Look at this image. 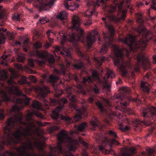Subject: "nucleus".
Returning a JSON list of instances; mask_svg holds the SVG:
<instances>
[{"label":"nucleus","mask_w":156,"mask_h":156,"mask_svg":"<svg viewBox=\"0 0 156 156\" xmlns=\"http://www.w3.org/2000/svg\"><path fill=\"white\" fill-rule=\"evenodd\" d=\"M17 106L13 105L10 111L11 114L14 115L15 117L8 118L5 122V125L3 129L4 132L3 136L4 140L9 144H11L15 142V139L18 142H21V135H22L28 142L25 144L21 143L23 145L18 150V152L20 156H37L36 153L31 155L29 151L33 150V144L30 141L28 136H32L31 131L32 128L36 127L35 122L32 118V115L34 114L36 116L44 119L43 115L38 112L33 113L30 112L27 116L29 120L30 121L28 123L22 121L23 115L21 113L17 114L18 110Z\"/></svg>","instance_id":"f257e3e1"},{"label":"nucleus","mask_w":156,"mask_h":156,"mask_svg":"<svg viewBox=\"0 0 156 156\" xmlns=\"http://www.w3.org/2000/svg\"><path fill=\"white\" fill-rule=\"evenodd\" d=\"M130 0H123L120 3H115L111 5L110 9L108 10L105 15V17H103L102 20L104 21L105 26L108 29L110 33H103V40L101 41L100 37H98V43L103 44L101 48V54L105 53L108 51V48L111 47L114 51V57L113 58L114 64L118 67L123 76L126 77L128 75V72L126 68V63L123 58V54L121 50L117 45L113 44V34L115 30L113 27L109 25L106 20L107 19L109 21L115 22L119 21L121 20H124L126 16V12L122 9L123 4H125L127 7L130 8Z\"/></svg>","instance_id":"f03ea898"},{"label":"nucleus","mask_w":156,"mask_h":156,"mask_svg":"<svg viewBox=\"0 0 156 156\" xmlns=\"http://www.w3.org/2000/svg\"><path fill=\"white\" fill-rule=\"evenodd\" d=\"M80 20L76 16H73L72 19V29L73 32L69 35H67L65 32L61 31L59 32L60 36V43L62 45L64 51H61V48L58 46L55 47V49L57 51L59 52L61 55L64 57L67 56L71 58L70 52L65 50L63 44L68 40L72 43L73 45L77 48L78 54L83 58L90 62V57L87 54H85L78 49V42L79 41L83 43L84 41V30L80 27Z\"/></svg>","instance_id":"7ed1b4c3"},{"label":"nucleus","mask_w":156,"mask_h":156,"mask_svg":"<svg viewBox=\"0 0 156 156\" xmlns=\"http://www.w3.org/2000/svg\"><path fill=\"white\" fill-rule=\"evenodd\" d=\"M37 89L45 105L48 107L49 105H59L55 109L52 110L51 116L52 119L54 120H57L60 117L62 120L68 123L72 122H76L81 119V115L85 113L86 112L87 108L86 106L85 105V101H83V102H82V103L83 104L82 109L79 111V114L76 115L73 118H71L66 114L65 115H60L59 113L63 109L64 104L67 102V99L65 98L58 99L51 98L48 101L46 99L47 94L49 93L50 92L48 87L44 85L41 87H37Z\"/></svg>","instance_id":"20e7f679"},{"label":"nucleus","mask_w":156,"mask_h":156,"mask_svg":"<svg viewBox=\"0 0 156 156\" xmlns=\"http://www.w3.org/2000/svg\"><path fill=\"white\" fill-rule=\"evenodd\" d=\"M57 145L51 148L49 156H75L70 151H75L76 145L73 140L69 136L68 132L62 130L57 135Z\"/></svg>","instance_id":"39448f33"},{"label":"nucleus","mask_w":156,"mask_h":156,"mask_svg":"<svg viewBox=\"0 0 156 156\" xmlns=\"http://www.w3.org/2000/svg\"><path fill=\"white\" fill-rule=\"evenodd\" d=\"M105 76L102 79L99 76L98 73L96 71L92 72V76H85L83 78V84L86 86H90V83L94 81H96V83H94V86L93 88L94 92L98 94L101 92V87H102V90L104 92L105 90L107 91H111L110 85L108 83V78H112L114 76L113 72L111 70L108 69L105 73Z\"/></svg>","instance_id":"423d86ee"},{"label":"nucleus","mask_w":156,"mask_h":156,"mask_svg":"<svg viewBox=\"0 0 156 156\" xmlns=\"http://www.w3.org/2000/svg\"><path fill=\"white\" fill-rule=\"evenodd\" d=\"M136 32L139 34H142V38L139 41L136 40L135 36L130 35L127 37L119 38V41L123 42L127 45L131 51L134 52L142 51L146 48L148 41L147 37L149 35V32L145 28L140 27L136 29Z\"/></svg>","instance_id":"0eeeda50"},{"label":"nucleus","mask_w":156,"mask_h":156,"mask_svg":"<svg viewBox=\"0 0 156 156\" xmlns=\"http://www.w3.org/2000/svg\"><path fill=\"white\" fill-rule=\"evenodd\" d=\"M141 115L144 117L143 120L139 119H134L133 122L135 126L138 127L140 125L142 124L147 126L151 125L153 123V120L156 116V108L151 106H147L146 107L141 108Z\"/></svg>","instance_id":"6e6552de"},{"label":"nucleus","mask_w":156,"mask_h":156,"mask_svg":"<svg viewBox=\"0 0 156 156\" xmlns=\"http://www.w3.org/2000/svg\"><path fill=\"white\" fill-rule=\"evenodd\" d=\"M66 66L62 64L61 65L59 70H55V71L57 74L63 75L64 76L67 75L69 77V73L68 71V69L73 68L75 69H80L84 67L83 63L80 61L75 60L74 63H72L66 59Z\"/></svg>","instance_id":"1a4fd4ad"},{"label":"nucleus","mask_w":156,"mask_h":156,"mask_svg":"<svg viewBox=\"0 0 156 156\" xmlns=\"http://www.w3.org/2000/svg\"><path fill=\"white\" fill-rule=\"evenodd\" d=\"M130 93V89L129 87H124L121 88L120 94L118 97L121 101L120 105L122 108L124 109L126 107L128 103L126 102H125L124 99H130L129 96Z\"/></svg>","instance_id":"9d476101"},{"label":"nucleus","mask_w":156,"mask_h":156,"mask_svg":"<svg viewBox=\"0 0 156 156\" xmlns=\"http://www.w3.org/2000/svg\"><path fill=\"white\" fill-rule=\"evenodd\" d=\"M34 5L39 11L47 10L51 8L56 0H34Z\"/></svg>","instance_id":"9b49d317"},{"label":"nucleus","mask_w":156,"mask_h":156,"mask_svg":"<svg viewBox=\"0 0 156 156\" xmlns=\"http://www.w3.org/2000/svg\"><path fill=\"white\" fill-rule=\"evenodd\" d=\"M137 62L134 67V71L138 72L139 71L140 65L144 67L149 63L147 58L143 54H138L136 56Z\"/></svg>","instance_id":"f8f14e48"},{"label":"nucleus","mask_w":156,"mask_h":156,"mask_svg":"<svg viewBox=\"0 0 156 156\" xmlns=\"http://www.w3.org/2000/svg\"><path fill=\"white\" fill-rule=\"evenodd\" d=\"M97 142L98 144H101V145L98 146L99 150L103 152H105L106 154L109 153V151L106 150L105 147L108 144L109 140L108 137L104 135H100L98 136L96 139Z\"/></svg>","instance_id":"ddd939ff"},{"label":"nucleus","mask_w":156,"mask_h":156,"mask_svg":"<svg viewBox=\"0 0 156 156\" xmlns=\"http://www.w3.org/2000/svg\"><path fill=\"white\" fill-rule=\"evenodd\" d=\"M59 77L56 75L53 74L50 75L48 77V81L50 82L52 86L53 87L54 89L56 92V95L57 97H59L61 96L63 93V91L61 90L59 91V93H57L58 91V85L57 83V81L59 80Z\"/></svg>","instance_id":"4468645a"},{"label":"nucleus","mask_w":156,"mask_h":156,"mask_svg":"<svg viewBox=\"0 0 156 156\" xmlns=\"http://www.w3.org/2000/svg\"><path fill=\"white\" fill-rule=\"evenodd\" d=\"M36 52L37 56L38 57L43 59L44 60L47 61L51 67H54L55 59L53 55H51L50 57H48L45 54V52L44 51H38L36 50Z\"/></svg>","instance_id":"2eb2a0df"},{"label":"nucleus","mask_w":156,"mask_h":156,"mask_svg":"<svg viewBox=\"0 0 156 156\" xmlns=\"http://www.w3.org/2000/svg\"><path fill=\"white\" fill-rule=\"evenodd\" d=\"M96 37L92 33L89 34L87 36L86 39L87 50L89 51L91 48V45L95 41Z\"/></svg>","instance_id":"dca6fc26"},{"label":"nucleus","mask_w":156,"mask_h":156,"mask_svg":"<svg viewBox=\"0 0 156 156\" xmlns=\"http://www.w3.org/2000/svg\"><path fill=\"white\" fill-rule=\"evenodd\" d=\"M151 89L150 84L146 81L142 80L141 82L140 89L141 91L146 94H148Z\"/></svg>","instance_id":"f3484780"},{"label":"nucleus","mask_w":156,"mask_h":156,"mask_svg":"<svg viewBox=\"0 0 156 156\" xmlns=\"http://www.w3.org/2000/svg\"><path fill=\"white\" fill-rule=\"evenodd\" d=\"M73 0H66L64 1V5L68 9H70L71 10H73V9H75L79 7V5L78 4L76 3H70L69 4V2Z\"/></svg>","instance_id":"a211bd4d"},{"label":"nucleus","mask_w":156,"mask_h":156,"mask_svg":"<svg viewBox=\"0 0 156 156\" xmlns=\"http://www.w3.org/2000/svg\"><path fill=\"white\" fill-rule=\"evenodd\" d=\"M108 134L110 136L114 138L112 140V143L118 145L119 144V142L115 139L118 138V136L115 132L112 130H110L108 132Z\"/></svg>","instance_id":"6ab92c4d"},{"label":"nucleus","mask_w":156,"mask_h":156,"mask_svg":"<svg viewBox=\"0 0 156 156\" xmlns=\"http://www.w3.org/2000/svg\"><path fill=\"white\" fill-rule=\"evenodd\" d=\"M94 60L95 63L94 64L97 66V67L99 68L101 67L102 64V62L105 61V57L103 56L101 57H94Z\"/></svg>","instance_id":"aec40b11"},{"label":"nucleus","mask_w":156,"mask_h":156,"mask_svg":"<svg viewBox=\"0 0 156 156\" xmlns=\"http://www.w3.org/2000/svg\"><path fill=\"white\" fill-rule=\"evenodd\" d=\"M7 31L6 28H2L0 29V44L4 43L5 39V34L4 33Z\"/></svg>","instance_id":"412c9836"},{"label":"nucleus","mask_w":156,"mask_h":156,"mask_svg":"<svg viewBox=\"0 0 156 156\" xmlns=\"http://www.w3.org/2000/svg\"><path fill=\"white\" fill-rule=\"evenodd\" d=\"M96 2L97 5H98L100 3H105V0H96L95 1H94V0H87V5L88 6L92 5L94 6Z\"/></svg>","instance_id":"4be33fe9"},{"label":"nucleus","mask_w":156,"mask_h":156,"mask_svg":"<svg viewBox=\"0 0 156 156\" xmlns=\"http://www.w3.org/2000/svg\"><path fill=\"white\" fill-rule=\"evenodd\" d=\"M90 123L94 127L93 129H95L96 127H99L100 126V122L98 121V118L94 116L90 122Z\"/></svg>","instance_id":"5701e85b"},{"label":"nucleus","mask_w":156,"mask_h":156,"mask_svg":"<svg viewBox=\"0 0 156 156\" xmlns=\"http://www.w3.org/2000/svg\"><path fill=\"white\" fill-rule=\"evenodd\" d=\"M97 14V12L95 11V9L94 8L92 10H87L84 14V16L89 18H91L93 15L96 16Z\"/></svg>","instance_id":"b1692460"},{"label":"nucleus","mask_w":156,"mask_h":156,"mask_svg":"<svg viewBox=\"0 0 156 156\" xmlns=\"http://www.w3.org/2000/svg\"><path fill=\"white\" fill-rule=\"evenodd\" d=\"M95 104L99 109L100 111L102 114L106 113V111L101 101H98L96 102Z\"/></svg>","instance_id":"393cba45"},{"label":"nucleus","mask_w":156,"mask_h":156,"mask_svg":"<svg viewBox=\"0 0 156 156\" xmlns=\"http://www.w3.org/2000/svg\"><path fill=\"white\" fill-rule=\"evenodd\" d=\"M71 88L70 87L68 88L67 90V97L71 101L75 102L76 101L75 97L73 95L71 92Z\"/></svg>","instance_id":"a878e982"},{"label":"nucleus","mask_w":156,"mask_h":156,"mask_svg":"<svg viewBox=\"0 0 156 156\" xmlns=\"http://www.w3.org/2000/svg\"><path fill=\"white\" fill-rule=\"evenodd\" d=\"M68 16L67 13L65 11L60 12L57 16V18L61 20H63L67 19Z\"/></svg>","instance_id":"bb28decb"},{"label":"nucleus","mask_w":156,"mask_h":156,"mask_svg":"<svg viewBox=\"0 0 156 156\" xmlns=\"http://www.w3.org/2000/svg\"><path fill=\"white\" fill-rule=\"evenodd\" d=\"M41 104L38 101H33L32 106L35 109L40 110L41 108Z\"/></svg>","instance_id":"cd10ccee"},{"label":"nucleus","mask_w":156,"mask_h":156,"mask_svg":"<svg viewBox=\"0 0 156 156\" xmlns=\"http://www.w3.org/2000/svg\"><path fill=\"white\" fill-rule=\"evenodd\" d=\"M87 125L86 123L83 122L80 123L77 126V130L80 131H83L85 130L86 128L87 127Z\"/></svg>","instance_id":"c85d7f7f"},{"label":"nucleus","mask_w":156,"mask_h":156,"mask_svg":"<svg viewBox=\"0 0 156 156\" xmlns=\"http://www.w3.org/2000/svg\"><path fill=\"white\" fill-rule=\"evenodd\" d=\"M27 79V77H24V78H22L20 80H19L18 81V83L21 85L24 84H27L28 85H30V83L26 80Z\"/></svg>","instance_id":"c756f323"},{"label":"nucleus","mask_w":156,"mask_h":156,"mask_svg":"<svg viewBox=\"0 0 156 156\" xmlns=\"http://www.w3.org/2000/svg\"><path fill=\"white\" fill-rule=\"evenodd\" d=\"M4 149V145L1 144H0V156H6V154H8L9 152L6 151L5 152L3 153L2 151H3Z\"/></svg>","instance_id":"7c9ffc66"},{"label":"nucleus","mask_w":156,"mask_h":156,"mask_svg":"<svg viewBox=\"0 0 156 156\" xmlns=\"http://www.w3.org/2000/svg\"><path fill=\"white\" fill-rule=\"evenodd\" d=\"M20 14L16 13H15L12 15V18L13 20L16 21H20Z\"/></svg>","instance_id":"2f4dec72"},{"label":"nucleus","mask_w":156,"mask_h":156,"mask_svg":"<svg viewBox=\"0 0 156 156\" xmlns=\"http://www.w3.org/2000/svg\"><path fill=\"white\" fill-rule=\"evenodd\" d=\"M152 77V76L150 72H148L144 76L143 78L144 80H146L147 79L148 80H151Z\"/></svg>","instance_id":"473e14b6"},{"label":"nucleus","mask_w":156,"mask_h":156,"mask_svg":"<svg viewBox=\"0 0 156 156\" xmlns=\"http://www.w3.org/2000/svg\"><path fill=\"white\" fill-rule=\"evenodd\" d=\"M51 33H53L51 30H48L46 34L49 41L51 43H53L54 41V39L50 37Z\"/></svg>","instance_id":"72a5a7b5"},{"label":"nucleus","mask_w":156,"mask_h":156,"mask_svg":"<svg viewBox=\"0 0 156 156\" xmlns=\"http://www.w3.org/2000/svg\"><path fill=\"white\" fill-rule=\"evenodd\" d=\"M1 57L4 61H1V64L2 65H5V66H7V63L6 62H5V61L6 60V59L8 57V55H3Z\"/></svg>","instance_id":"f704fd0d"},{"label":"nucleus","mask_w":156,"mask_h":156,"mask_svg":"<svg viewBox=\"0 0 156 156\" xmlns=\"http://www.w3.org/2000/svg\"><path fill=\"white\" fill-rule=\"evenodd\" d=\"M35 144L38 149L41 150H43V145L40 142H35Z\"/></svg>","instance_id":"c9c22d12"},{"label":"nucleus","mask_w":156,"mask_h":156,"mask_svg":"<svg viewBox=\"0 0 156 156\" xmlns=\"http://www.w3.org/2000/svg\"><path fill=\"white\" fill-rule=\"evenodd\" d=\"M5 117L4 110L3 109H0V120H3Z\"/></svg>","instance_id":"e433bc0d"},{"label":"nucleus","mask_w":156,"mask_h":156,"mask_svg":"<svg viewBox=\"0 0 156 156\" xmlns=\"http://www.w3.org/2000/svg\"><path fill=\"white\" fill-rule=\"evenodd\" d=\"M6 34L9 40L12 41L14 40V37L13 34H12L9 31L6 32Z\"/></svg>","instance_id":"4c0bfd02"},{"label":"nucleus","mask_w":156,"mask_h":156,"mask_svg":"<svg viewBox=\"0 0 156 156\" xmlns=\"http://www.w3.org/2000/svg\"><path fill=\"white\" fill-rule=\"evenodd\" d=\"M34 46L37 49L40 48L42 46V44L39 42H37L34 44Z\"/></svg>","instance_id":"58836bf2"},{"label":"nucleus","mask_w":156,"mask_h":156,"mask_svg":"<svg viewBox=\"0 0 156 156\" xmlns=\"http://www.w3.org/2000/svg\"><path fill=\"white\" fill-rule=\"evenodd\" d=\"M48 21V19L46 18H40L39 20V22L41 24H44L46 23Z\"/></svg>","instance_id":"ea45409f"},{"label":"nucleus","mask_w":156,"mask_h":156,"mask_svg":"<svg viewBox=\"0 0 156 156\" xmlns=\"http://www.w3.org/2000/svg\"><path fill=\"white\" fill-rule=\"evenodd\" d=\"M28 65L31 67H33L34 66V61L32 59H30L28 60Z\"/></svg>","instance_id":"a19ab883"},{"label":"nucleus","mask_w":156,"mask_h":156,"mask_svg":"<svg viewBox=\"0 0 156 156\" xmlns=\"http://www.w3.org/2000/svg\"><path fill=\"white\" fill-rule=\"evenodd\" d=\"M28 77L32 82L34 83L36 82L37 80L34 76L33 75H30Z\"/></svg>","instance_id":"79ce46f5"},{"label":"nucleus","mask_w":156,"mask_h":156,"mask_svg":"<svg viewBox=\"0 0 156 156\" xmlns=\"http://www.w3.org/2000/svg\"><path fill=\"white\" fill-rule=\"evenodd\" d=\"M2 6L0 5V20L3 19L5 16V14L3 11L1 10Z\"/></svg>","instance_id":"37998d69"},{"label":"nucleus","mask_w":156,"mask_h":156,"mask_svg":"<svg viewBox=\"0 0 156 156\" xmlns=\"http://www.w3.org/2000/svg\"><path fill=\"white\" fill-rule=\"evenodd\" d=\"M24 58V57L19 55L17 58V60L19 62H23Z\"/></svg>","instance_id":"c03bdc74"},{"label":"nucleus","mask_w":156,"mask_h":156,"mask_svg":"<svg viewBox=\"0 0 156 156\" xmlns=\"http://www.w3.org/2000/svg\"><path fill=\"white\" fill-rule=\"evenodd\" d=\"M147 152L149 155H150L155 153V151L154 150L151 148H149L148 150H147Z\"/></svg>","instance_id":"a18cd8bd"},{"label":"nucleus","mask_w":156,"mask_h":156,"mask_svg":"<svg viewBox=\"0 0 156 156\" xmlns=\"http://www.w3.org/2000/svg\"><path fill=\"white\" fill-rule=\"evenodd\" d=\"M120 130L123 132H125L129 130V127L128 126H126L124 127H121Z\"/></svg>","instance_id":"49530a36"},{"label":"nucleus","mask_w":156,"mask_h":156,"mask_svg":"<svg viewBox=\"0 0 156 156\" xmlns=\"http://www.w3.org/2000/svg\"><path fill=\"white\" fill-rule=\"evenodd\" d=\"M88 102L91 104H93L94 103V98L92 96L90 97L88 99Z\"/></svg>","instance_id":"de8ad7c7"},{"label":"nucleus","mask_w":156,"mask_h":156,"mask_svg":"<svg viewBox=\"0 0 156 156\" xmlns=\"http://www.w3.org/2000/svg\"><path fill=\"white\" fill-rule=\"evenodd\" d=\"M132 101L134 102H136L138 103L139 104V103H141V101L139 99L137 98H133L132 99Z\"/></svg>","instance_id":"09e8293b"},{"label":"nucleus","mask_w":156,"mask_h":156,"mask_svg":"<svg viewBox=\"0 0 156 156\" xmlns=\"http://www.w3.org/2000/svg\"><path fill=\"white\" fill-rule=\"evenodd\" d=\"M25 91L27 94H29L31 93L32 89L30 88L29 90H28L26 88L25 89Z\"/></svg>","instance_id":"8fccbe9b"},{"label":"nucleus","mask_w":156,"mask_h":156,"mask_svg":"<svg viewBox=\"0 0 156 156\" xmlns=\"http://www.w3.org/2000/svg\"><path fill=\"white\" fill-rule=\"evenodd\" d=\"M3 73H4V75L3 76L4 78L5 79H7L8 77V76L7 73L5 71H3Z\"/></svg>","instance_id":"3c124183"},{"label":"nucleus","mask_w":156,"mask_h":156,"mask_svg":"<svg viewBox=\"0 0 156 156\" xmlns=\"http://www.w3.org/2000/svg\"><path fill=\"white\" fill-rule=\"evenodd\" d=\"M92 23L91 20L89 19L87 21L85 24L86 25H91Z\"/></svg>","instance_id":"603ef678"},{"label":"nucleus","mask_w":156,"mask_h":156,"mask_svg":"<svg viewBox=\"0 0 156 156\" xmlns=\"http://www.w3.org/2000/svg\"><path fill=\"white\" fill-rule=\"evenodd\" d=\"M74 77L75 81H76L77 83H78L79 81V80L78 77L77 76L75 75L74 76Z\"/></svg>","instance_id":"864d4df0"},{"label":"nucleus","mask_w":156,"mask_h":156,"mask_svg":"<svg viewBox=\"0 0 156 156\" xmlns=\"http://www.w3.org/2000/svg\"><path fill=\"white\" fill-rule=\"evenodd\" d=\"M37 124L39 126H43L44 125L43 124V123L39 121H37L36 122Z\"/></svg>","instance_id":"5fc2aeb1"},{"label":"nucleus","mask_w":156,"mask_h":156,"mask_svg":"<svg viewBox=\"0 0 156 156\" xmlns=\"http://www.w3.org/2000/svg\"><path fill=\"white\" fill-rule=\"evenodd\" d=\"M29 40L28 39L25 40L23 41L24 45H26L28 44Z\"/></svg>","instance_id":"6e6d98bb"},{"label":"nucleus","mask_w":156,"mask_h":156,"mask_svg":"<svg viewBox=\"0 0 156 156\" xmlns=\"http://www.w3.org/2000/svg\"><path fill=\"white\" fill-rule=\"evenodd\" d=\"M82 143L86 148H87L88 147V144L87 143L84 141H83L82 142Z\"/></svg>","instance_id":"4d7b16f0"},{"label":"nucleus","mask_w":156,"mask_h":156,"mask_svg":"<svg viewBox=\"0 0 156 156\" xmlns=\"http://www.w3.org/2000/svg\"><path fill=\"white\" fill-rule=\"evenodd\" d=\"M153 58L154 63H156V55H154L153 56Z\"/></svg>","instance_id":"13d9d810"},{"label":"nucleus","mask_w":156,"mask_h":156,"mask_svg":"<svg viewBox=\"0 0 156 156\" xmlns=\"http://www.w3.org/2000/svg\"><path fill=\"white\" fill-rule=\"evenodd\" d=\"M144 5V3L141 2H140L137 3V6H141Z\"/></svg>","instance_id":"bf43d9fd"},{"label":"nucleus","mask_w":156,"mask_h":156,"mask_svg":"<svg viewBox=\"0 0 156 156\" xmlns=\"http://www.w3.org/2000/svg\"><path fill=\"white\" fill-rule=\"evenodd\" d=\"M51 45V44L49 43H48V42H47L46 44H45V47L47 48H48Z\"/></svg>","instance_id":"052dcab7"},{"label":"nucleus","mask_w":156,"mask_h":156,"mask_svg":"<svg viewBox=\"0 0 156 156\" xmlns=\"http://www.w3.org/2000/svg\"><path fill=\"white\" fill-rule=\"evenodd\" d=\"M82 156H88V155L87 153L86 152H84Z\"/></svg>","instance_id":"680f3d73"},{"label":"nucleus","mask_w":156,"mask_h":156,"mask_svg":"<svg viewBox=\"0 0 156 156\" xmlns=\"http://www.w3.org/2000/svg\"><path fill=\"white\" fill-rule=\"evenodd\" d=\"M77 88L81 89L82 88V86L81 85L79 84L78 86L77 87Z\"/></svg>","instance_id":"e2e57ef3"},{"label":"nucleus","mask_w":156,"mask_h":156,"mask_svg":"<svg viewBox=\"0 0 156 156\" xmlns=\"http://www.w3.org/2000/svg\"><path fill=\"white\" fill-rule=\"evenodd\" d=\"M16 45H20L21 44V43L20 42L16 41Z\"/></svg>","instance_id":"0e129e2a"},{"label":"nucleus","mask_w":156,"mask_h":156,"mask_svg":"<svg viewBox=\"0 0 156 156\" xmlns=\"http://www.w3.org/2000/svg\"><path fill=\"white\" fill-rule=\"evenodd\" d=\"M17 67L19 69H22V66L21 65H19V66L18 65V66H17Z\"/></svg>","instance_id":"69168bd1"},{"label":"nucleus","mask_w":156,"mask_h":156,"mask_svg":"<svg viewBox=\"0 0 156 156\" xmlns=\"http://www.w3.org/2000/svg\"><path fill=\"white\" fill-rule=\"evenodd\" d=\"M18 30H23L24 29V28L23 27H21L18 28Z\"/></svg>","instance_id":"338daca9"},{"label":"nucleus","mask_w":156,"mask_h":156,"mask_svg":"<svg viewBox=\"0 0 156 156\" xmlns=\"http://www.w3.org/2000/svg\"><path fill=\"white\" fill-rule=\"evenodd\" d=\"M94 33L96 35H97L98 34V32L97 31L95 30Z\"/></svg>","instance_id":"774afa93"}]
</instances>
